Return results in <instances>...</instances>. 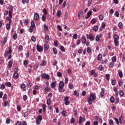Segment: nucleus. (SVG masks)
Segmentation results:
<instances>
[{"instance_id": "56", "label": "nucleus", "mask_w": 125, "mask_h": 125, "mask_svg": "<svg viewBox=\"0 0 125 125\" xmlns=\"http://www.w3.org/2000/svg\"><path fill=\"white\" fill-rule=\"evenodd\" d=\"M22 2L23 3V4H25V3H29V0H22Z\"/></svg>"}, {"instance_id": "60", "label": "nucleus", "mask_w": 125, "mask_h": 125, "mask_svg": "<svg viewBox=\"0 0 125 125\" xmlns=\"http://www.w3.org/2000/svg\"><path fill=\"white\" fill-rule=\"evenodd\" d=\"M60 49L61 51H62L63 52H65V48L63 46H61Z\"/></svg>"}, {"instance_id": "5", "label": "nucleus", "mask_w": 125, "mask_h": 125, "mask_svg": "<svg viewBox=\"0 0 125 125\" xmlns=\"http://www.w3.org/2000/svg\"><path fill=\"white\" fill-rule=\"evenodd\" d=\"M86 39L87 40H90V42H93L94 41V36H93V34L91 33L88 34H85Z\"/></svg>"}, {"instance_id": "9", "label": "nucleus", "mask_w": 125, "mask_h": 125, "mask_svg": "<svg viewBox=\"0 0 125 125\" xmlns=\"http://www.w3.org/2000/svg\"><path fill=\"white\" fill-rule=\"evenodd\" d=\"M34 19L36 21H39L40 20V15L38 13H35L34 16Z\"/></svg>"}, {"instance_id": "27", "label": "nucleus", "mask_w": 125, "mask_h": 125, "mask_svg": "<svg viewBox=\"0 0 125 125\" xmlns=\"http://www.w3.org/2000/svg\"><path fill=\"white\" fill-rule=\"evenodd\" d=\"M101 59H102V55L101 54H100L98 56L97 60L98 61H101Z\"/></svg>"}, {"instance_id": "51", "label": "nucleus", "mask_w": 125, "mask_h": 125, "mask_svg": "<svg viewBox=\"0 0 125 125\" xmlns=\"http://www.w3.org/2000/svg\"><path fill=\"white\" fill-rule=\"evenodd\" d=\"M91 22L92 24H95V23H96L97 21H96V20H95V19H93L92 20H91Z\"/></svg>"}, {"instance_id": "48", "label": "nucleus", "mask_w": 125, "mask_h": 125, "mask_svg": "<svg viewBox=\"0 0 125 125\" xmlns=\"http://www.w3.org/2000/svg\"><path fill=\"white\" fill-rule=\"evenodd\" d=\"M44 91L45 92H48V91H50V88H49L48 87H46L44 89Z\"/></svg>"}, {"instance_id": "46", "label": "nucleus", "mask_w": 125, "mask_h": 125, "mask_svg": "<svg viewBox=\"0 0 125 125\" xmlns=\"http://www.w3.org/2000/svg\"><path fill=\"white\" fill-rule=\"evenodd\" d=\"M31 41L33 42H35L37 41V39L36 38V37H35V36H32L31 37Z\"/></svg>"}, {"instance_id": "2", "label": "nucleus", "mask_w": 125, "mask_h": 125, "mask_svg": "<svg viewBox=\"0 0 125 125\" xmlns=\"http://www.w3.org/2000/svg\"><path fill=\"white\" fill-rule=\"evenodd\" d=\"M96 99V95L92 93L90 94V96L87 98L88 103L89 105H92V102L95 101Z\"/></svg>"}, {"instance_id": "39", "label": "nucleus", "mask_w": 125, "mask_h": 125, "mask_svg": "<svg viewBox=\"0 0 125 125\" xmlns=\"http://www.w3.org/2000/svg\"><path fill=\"white\" fill-rule=\"evenodd\" d=\"M108 123L110 125H114V121L112 119L109 120Z\"/></svg>"}, {"instance_id": "44", "label": "nucleus", "mask_w": 125, "mask_h": 125, "mask_svg": "<svg viewBox=\"0 0 125 125\" xmlns=\"http://www.w3.org/2000/svg\"><path fill=\"white\" fill-rule=\"evenodd\" d=\"M99 71H103V70H104V67H103L102 65H100L99 67Z\"/></svg>"}, {"instance_id": "25", "label": "nucleus", "mask_w": 125, "mask_h": 125, "mask_svg": "<svg viewBox=\"0 0 125 125\" xmlns=\"http://www.w3.org/2000/svg\"><path fill=\"white\" fill-rule=\"evenodd\" d=\"M118 27L120 29H123L124 25H123V22H120L118 24Z\"/></svg>"}, {"instance_id": "37", "label": "nucleus", "mask_w": 125, "mask_h": 125, "mask_svg": "<svg viewBox=\"0 0 125 125\" xmlns=\"http://www.w3.org/2000/svg\"><path fill=\"white\" fill-rule=\"evenodd\" d=\"M118 75L120 78H123L124 77V75L123 74V71H120L118 73Z\"/></svg>"}, {"instance_id": "61", "label": "nucleus", "mask_w": 125, "mask_h": 125, "mask_svg": "<svg viewBox=\"0 0 125 125\" xmlns=\"http://www.w3.org/2000/svg\"><path fill=\"white\" fill-rule=\"evenodd\" d=\"M124 91H123V90H120V95L121 97H123V96H124Z\"/></svg>"}, {"instance_id": "58", "label": "nucleus", "mask_w": 125, "mask_h": 125, "mask_svg": "<svg viewBox=\"0 0 125 125\" xmlns=\"http://www.w3.org/2000/svg\"><path fill=\"white\" fill-rule=\"evenodd\" d=\"M27 99H28V97L27 95H24L23 96V100L24 101H27Z\"/></svg>"}, {"instance_id": "26", "label": "nucleus", "mask_w": 125, "mask_h": 125, "mask_svg": "<svg viewBox=\"0 0 125 125\" xmlns=\"http://www.w3.org/2000/svg\"><path fill=\"white\" fill-rule=\"evenodd\" d=\"M11 25V23H8L6 25V30H10V26Z\"/></svg>"}, {"instance_id": "43", "label": "nucleus", "mask_w": 125, "mask_h": 125, "mask_svg": "<svg viewBox=\"0 0 125 125\" xmlns=\"http://www.w3.org/2000/svg\"><path fill=\"white\" fill-rule=\"evenodd\" d=\"M37 120H39V121H42V115H40L37 117Z\"/></svg>"}, {"instance_id": "45", "label": "nucleus", "mask_w": 125, "mask_h": 125, "mask_svg": "<svg viewBox=\"0 0 125 125\" xmlns=\"http://www.w3.org/2000/svg\"><path fill=\"white\" fill-rule=\"evenodd\" d=\"M108 67L109 68H112V67H114V63H113V62H110Z\"/></svg>"}, {"instance_id": "7", "label": "nucleus", "mask_w": 125, "mask_h": 125, "mask_svg": "<svg viewBox=\"0 0 125 125\" xmlns=\"http://www.w3.org/2000/svg\"><path fill=\"white\" fill-rule=\"evenodd\" d=\"M69 98L68 96L64 97L63 101H64L65 105H70V101H69Z\"/></svg>"}, {"instance_id": "23", "label": "nucleus", "mask_w": 125, "mask_h": 125, "mask_svg": "<svg viewBox=\"0 0 125 125\" xmlns=\"http://www.w3.org/2000/svg\"><path fill=\"white\" fill-rule=\"evenodd\" d=\"M61 14H62V12L61 10H59L57 12V17L59 18V17H60V16H61Z\"/></svg>"}, {"instance_id": "53", "label": "nucleus", "mask_w": 125, "mask_h": 125, "mask_svg": "<svg viewBox=\"0 0 125 125\" xmlns=\"http://www.w3.org/2000/svg\"><path fill=\"white\" fill-rule=\"evenodd\" d=\"M112 62H116L117 61V58L115 56H114L112 58Z\"/></svg>"}, {"instance_id": "21", "label": "nucleus", "mask_w": 125, "mask_h": 125, "mask_svg": "<svg viewBox=\"0 0 125 125\" xmlns=\"http://www.w3.org/2000/svg\"><path fill=\"white\" fill-rule=\"evenodd\" d=\"M13 77L15 80H17V79L19 78V74H18V73H14L13 75Z\"/></svg>"}, {"instance_id": "15", "label": "nucleus", "mask_w": 125, "mask_h": 125, "mask_svg": "<svg viewBox=\"0 0 125 125\" xmlns=\"http://www.w3.org/2000/svg\"><path fill=\"white\" fill-rule=\"evenodd\" d=\"M48 49H49V45L47 44V43H45L44 44V50L45 51H47V50H48Z\"/></svg>"}, {"instance_id": "16", "label": "nucleus", "mask_w": 125, "mask_h": 125, "mask_svg": "<svg viewBox=\"0 0 125 125\" xmlns=\"http://www.w3.org/2000/svg\"><path fill=\"white\" fill-rule=\"evenodd\" d=\"M81 42H82V43H83V44H85V43L86 42V38H85V37H84V36H83L82 37Z\"/></svg>"}, {"instance_id": "49", "label": "nucleus", "mask_w": 125, "mask_h": 125, "mask_svg": "<svg viewBox=\"0 0 125 125\" xmlns=\"http://www.w3.org/2000/svg\"><path fill=\"white\" fill-rule=\"evenodd\" d=\"M99 19L100 20H103V19H104V16L102 15H100L99 16Z\"/></svg>"}, {"instance_id": "29", "label": "nucleus", "mask_w": 125, "mask_h": 125, "mask_svg": "<svg viewBox=\"0 0 125 125\" xmlns=\"http://www.w3.org/2000/svg\"><path fill=\"white\" fill-rule=\"evenodd\" d=\"M5 85H6V86H7L8 87H10V86H11V83L6 82L5 83Z\"/></svg>"}, {"instance_id": "13", "label": "nucleus", "mask_w": 125, "mask_h": 125, "mask_svg": "<svg viewBox=\"0 0 125 125\" xmlns=\"http://www.w3.org/2000/svg\"><path fill=\"white\" fill-rule=\"evenodd\" d=\"M13 7H11L9 10V17L10 18H12V13H13Z\"/></svg>"}, {"instance_id": "59", "label": "nucleus", "mask_w": 125, "mask_h": 125, "mask_svg": "<svg viewBox=\"0 0 125 125\" xmlns=\"http://www.w3.org/2000/svg\"><path fill=\"white\" fill-rule=\"evenodd\" d=\"M74 95H75V96L79 97V92H78V91H77L76 90H75L74 91Z\"/></svg>"}, {"instance_id": "52", "label": "nucleus", "mask_w": 125, "mask_h": 125, "mask_svg": "<svg viewBox=\"0 0 125 125\" xmlns=\"http://www.w3.org/2000/svg\"><path fill=\"white\" fill-rule=\"evenodd\" d=\"M91 14H92V11H89L87 12V15L88 16V17H90V15H91Z\"/></svg>"}, {"instance_id": "6", "label": "nucleus", "mask_w": 125, "mask_h": 125, "mask_svg": "<svg viewBox=\"0 0 125 125\" xmlns=\"http://www.w3.org/2000/svg\"><path fill=\"white\" fill-rule=\"evenodd\" d=\"M36 28V25L35 24V21H31V25L29 27V32L30 33H33L34 32V30L33 29H35Z\"/></svg>"}, {"instance_id": "14", "label": "nucleus", "mask_w": 125, "mask_h": 125, "mask_svg": "<svg viewBox=\"0 0 125 125\" xmlns=\"http://www.w3.org/2000/svg\"><path fill=\"white\" fill-rule=\"evenodd\" d=\"M6 42H7V37H4L3 38V41L1 42V45H4L6 43Z\"/></svg>"}, {"instance_id": "31", "label": "nucleus", "mask_w": 125, "mask_h": 125, "mask_svg": "<svg viewBox=\"0 0 125 125\" xmlns=\"http://www.w3.org/2000/svg\"><path fill=\"white\" fill-rule=\"evenodd\" d=\"M95 73V70H94V69L91 70L89 71V74L91 75V76H93V74H94Z\"/></svg>"}, {"instance_id": "20", "label": "nucleus", "mask_w": 125, "mask_h": 125, "mask_svg": "<svg viewBox=\"0 0 125 125\" xmlns=\"http://www.w3.org/2000/svg\"><path fill=\"white\" fill-rule=\"evenodd\" d=\"M44 39L46 43H48V42H49V36H48V35H46L45 36Z\"/></svg>"}, {"instance_id": "19", "label": "nucleus", "mask_w": 125, "mask_h": 125, "mask_svg": "<svg viewBox=\"0 0 125 125\" xmlns=\"http://www.w3.org/2000/svg\"><path fill=\"white\" fill-rule=\"evenodd\" d=\"M83 12L82 10H80L78 13V18L79 19L82 18L83 17Z\"/></svg>"}, {"instance_id": "28", "label": "nucleus", "mask_w": 125, "mask_h": 125, "mask_svg": "<svg viewBox=\"0 0 125 125\" xmlns=\"http://www.w3.org/2000/svg\"><path fill=\"white\" fill-rule=\"evenodd\" d=\"M42 20L43 21V22H45L46 20V16L43 15L42 17Z\"/></svg>"}, {"instance_id": "8", "label": "nucleus", "mask_w": 125, "mask_h": 125, "mask_svg": "<svg viewBox=\"0 0 125 125\" xmlns=\"http://www.w3.org/2000/svg\"><path fill=\"white\" fill-rule=\"evenodd\" d=\"M36 47H37V50L39 52H42L43 51V48H42V46L41 45H37Z\"/></svg>"}, {"instance_id": "57", "label": "nucleus", "mask_w": 125, "mask_h": 125, "mask_svg": "<svg viewBox=\"0 0 125 125\" xmlns=\"http://www.w3.org/2000/svg\"><path fill=\"white\" fill-rule=\"evenodd\" d=\"M19 70L17 68H15L14 69V73H18Z\"/></svg>"}, {"instance_id": "3", "label": "nucleus", "mask_w": 125, "mask_h": 125, "mask_svg": "<svg viewBox=\"0 0 125 125\" xmlns=\"http://www.w3.org/2000/svg\"><path fill=\"white\" fill-rule=\"evenodd\" d=\"M113 42L115 46H118L119 44H120V42L119 40H120V36L117 34H114L113 36Z\"/></svg>"}, {"instance_id": "32", "label": "nucleus", "mask_w": 125, "mask_h": 125, "mask_svg": "<svg viewBox=\"0 0 125 125\" xmlns=\"http://www.w3.org/2000/svg\"><path fill=\"white\" fill-rule=\"evenodd\" d=\"M62 115L63 117H66L67 116V112L65 110H63L62 112Z\"/></svg>"}, {"instance_id": "40", "label": "nucleus", "mask_w": 125, "mask_h": 125, "mask_svg": "<svg viewBox=\"0 0 125 125\" xmlns=\"http://www.w3.org/2000/svg\"><path fill=\"white\" fill-rule=\"evenodd\" d=\"M27 87L30 88L32 87V83L30 82V81H28L27 83Z\"/></svg>"}, {"instance_id": "11", "label": "nucleus", "mask_w": 125, "mask_h": 125, "mask_svg": "<svg viewBox=\"0 0 125 125\" xmlns=\"http://www.w3.org/2000/svg\"><path fill=\"white\" fill-rule=\"evenodd\" d=\"M85 121V118L80 116L79 125H81L82 123H83Z\"/></svg>"}, {"instance_id": "10", "label": "nucleus", "mask_w": 125, "mask_h": 125, "mask_svg": "<svg viewBox=\"0 0 125 125\" xmlns=\"http://www.w3.org/2000/svg\"><path fill=\"white\" fill-rule=\"evenodd\" d=\"M105 94V89L102 88H101V92H100V96L102 98H103L104 97V95Z\"/></svg>"}, {"instance_id": "17", "label": "nucleus", "mask_w": 125, "mask_h": 125, "mask_svg": "<svg viewBox=\"0 0 125 125\" xmlns=\"http://www.w3.org/2000/svg\"><path fill=\"white\" fill-rule=\"evenodd\" d=\"M50 86L52 88L56 87V82H52L50 84Z\"/></svg>"}, {"instance_id": "36", "label": "nucleus", "mask_w": 125, "mask_h": 125, "mask_svg": "<svg viewBox=\"0 0 125 125\" xmlns=\"http://www.w3.org/2000/svg\"><path fill=\"white\" fill-rule=\"evenodd\" d=\"M43 11V15H45V16H46V14H47V11L46 10V9L45 8H44L42 10Z\"/></svg>"}, {"instance_id": "22", "label": "nucleus", "mask_w": 125, "mask_h": 125, "mask_svg": "<svg viewBox=\"0 0 125 125\" xmlns=\"http://www.w3.org/2000/svg\"><path fill=\"white\" fill-rule=\"evenodd\" d=\"M100 38H101V34H99L96 36V41L98 42L100 41Z\"/></svg>"}, {"instance_id": "42", "label": "nucleus", "mask_w": 125, "mask_h": 125, "mask_svg": "<svg viewBox=\"0 0 125 125\" xmlns=\"http://www.w3.org/2000/svg\"><path fill=\"white\" fill-rule=\"evenodd\" d=\"M105 77L107 80V81H109L110 80V74H107L105 75Z\"/></svg>"}, {"instance_id": "64", "label": "nucleus", "mask_w": 125, "mask_h": 125, "mask_svg": "<svg viewBox=\"0 0 125 125\" xmlns=\"http://www.w3.org/2000/svg\"><path fill=\"white\" fill-rule=\"evenodd\" d=\"M111 83L112 85H116V80H112L111 82Z\"/></svg>"}, {"instance_id": "38", "label": "nucleus", "mask_w": 125, "mask_h": 125, "mask_svg": "<svg viewBox=\"0 0 125 125\" xmlns=\"http://www.w3.org/2000/svg\"><path fill=\"white\" fill-rule=\"evenodd\" d=\"M7 104H8V101H4L3 106H4V107H6V106H7Z\"/></svg>"}, {"instance_id": "30", "label": "nucleus", "mask_w": 125, "mask_h": 125, "mask_svg": "<svg viewBox=\"0 0 125 125\" xmlns=\"http://www.w3.org/2000/svg\"><path fill=\"white\" fill-rule=\"evenodd\" d=\"M50 103H51V99L50 98H48L47 100V104L49 106V105H50Z\"/></svg>"}, {"instance_id": "24", "label": "nucleus", "mask_w": 125, "mask_h": 125, "mask_svg": "<svg viewBox=\"0 0 125 125\" xmlns=\"http://www.w3.org/2000/svg\"><path fill=\"white\" fill-rule=\"evenodd\" d=\"M68 87L69 89H73V88L74 87V84H73V83H68Z\"/></svg>"}, {"instance_id": "47", "label": "nucleus", "mask_w": 125, "mask_h": 125, "mask_svg": "<svg viewBox=\"0 0 125 125\" xmlns=\"http://www.w3.org/2000/svg\"><path fill=\"white\" fill-rule=\"evenodd\" d=\"M53 51L54 53V54H57V49H56V48H53Z\"/></svg>"}, {"instance_id": "41", "label": "nucleus", "mask_w": 125, "mask_h": 125, "mask_svg": "<svg viewBox=\"0 0 125 125\" xmlns=\"http://www.w3.org/2000/svg\"><path fill=\"white\" fill-rule=\"evenodd\" d=\"M46 64V62H45V61L43 60L42 61V63L41 64V65L42 66H45Z\"/></svg>"}, {"instance_id": "55", "label": "nucleus", "mask_w": 125, "mask_h": 125, "mask_svg": "<svg viewBox=\"0 0 125 125\" xmlns=\"http://www.w3.org/2000/svg\"><path fill=\"white\" fill-rule=\"evenodd\" d=\"M21 88H22V89H24V88H26V85L25 84V83H22L21 85Z\"/></svg>"}, {"instance_id": "54", "label": "nucleus", "mask_w": 125, "mask_h": 125, "mask_svg": "<svg viewBox=\"0 0 125 125\" xmlns=\"http://www.w3.org/2000/svg\"><path fill=\"white\" fill-rule=\"evenodd\" d=\"M28 61H27L26 60H24L23 61V65L24 66H27V65H28Z\"/></svg>"}, {"instance_id": "33", "label": "nucleus", "mask_w": 125, "mask_h": 125, "mask_svg": "<svg viewBox=\"0 0 125 125\" xmlns=\"http://www.w3.org/2000/svg\"><path fill=\"white\" fill-rule=\"evenodd\" d=\"M110 101L111 103H114L115 102V98H114V97L112 96L111 97H110Z\"/></svg>"}, {"instance_id": "4", "label": "nucleus", "mask_w": 125, "mask_h": 125, "mask_svg": "<svg viewBox=\"0 0 125 125\" xmlns=\"http://www.w3.org/2000/svg\"><path fill=\"white\" fill-rule=\"evenodd\" d=\"M64 82L61 81L59 84L58 90L60 92H65V89L64 88Z\"/></svg>"}, {"instance_id": "34", "label": "nucleus", "mask_w": 125, "mask_h": 125, "mask_svg": "<svg viewBox=\"0 0 125 125\" xmlns=\"http://www.w3.org/2000/svg\"><path fill=\"white\" fill-rule=\"evenodd\" d=\"M93 30L95 32H97L98 31V25H96L95 26H94Z\"/></svg>"}, {"instance_id": "35", "label": "nucleus", "mask_w": 125, "mask_h": 125, "mask_svg": "<svg viewBox=\"0 0 125 125\" xmlns=\"http://www.w3.org/2000/svg\"><path fill=\"white\" fill-rule=\"evenodd\" d=\"M13 40H14L15 41L17 40V38H18L17 34V33H15L13 35Z\"/></svg>"}, {"instance_id": "50", "label": "nucleus", "mask_w": 125, "mask_h": 125, "mask_svg": "<svg viewBox=\"0 0 125 125\" xmlns=\"http://www.w3.org/2000/svg\"><path fill=\"white\" fill-rule=\"evenodd\" d=\"M87 52H88V53H90V52H91V48H90V47H88L87 48Z\"/></svg>"}, {"instance_id": "1", "label": "nucleus", "mask_w": 125, "mask_h": 125, "mask_svg": "<svg viewBox=\"0 0 125 125\" xmlns=\"http://www.w3.org/2000/svg\"><path fill=\"white\" fill-rule=\"evenodd\" d=\"M7 50H6L4 52V57H8V60H9L12 58V55H11V53H12V46H9L8 47V48H7Z\"/></svg>"}, {"instance_id": "62", "label": "nucleus", "mask_w": 125, "mask_h": 125, "mask_svg": "<svg viewBox=\"0 0 125 125\" xmlns=\"http://www.w3.org/2000/svg\"><path fill=\"white\" fill-rule=\"evenodd\" d=\"M41 122L42 121L41 120H39V119H36V124H37V125H41Z\"/></svg>"}, {"instance_id": "63", "label": "nucleus", "mask_w": 125, "mask_h": 125, "mask_svg": "<svg viewBox=\"0 0 125 125\" xmlns=\"http://www.w3.org/2000/svg\"><path fill=\"white\" fill-rule=\"evenodd\" d=\"M11 18H10V17H7V18H6V20H7L8 21H9V23H11Z\"/></svg>"}, {"instance_id": "18", "label": "nucleus", "mask_w": 125, "mask_h": 125, "mask_svg": "<svg viewBox=\"0 0 125 125\" xmlns=\"http://www.w3.org/2000/svg\"><path fill=\"white\" fill-rule=\"evenodd\" d=\"M12 64H13V61L10 60L8 62V66L9 68H11L12 67Z\"/></svg>"}, {"instance_id": "12", "label": "nucleus", "mask_w": 125, "mask_h": 125, "mask_svg": "<svg viewBox=\"0 0 125 125\" xmlns=\"http://www.w3.org/2000/svg\"><path fill=\"white\" fill-rule=\"evenodd\" d=\"M42 79H46V80H49V78H50V76L48 75V74H46L45 73H43L42 75Z\"/></svg>"}]
</instances>
